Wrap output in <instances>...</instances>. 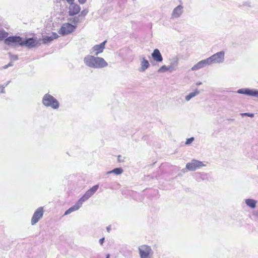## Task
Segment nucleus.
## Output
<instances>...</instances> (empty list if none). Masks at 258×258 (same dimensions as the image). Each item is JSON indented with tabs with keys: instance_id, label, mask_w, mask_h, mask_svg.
I'll return each instance as SVG.
<instances>
[{
	"instance_id": "1",
	"label": "nucleus",
	"mask_w": 258,
	"mask_h": 258,
	"mask_svg": "<svg viewBox=\"0 0 258 258\" xmlns=\"http://www.w3.org/2000/svg\"><path fill=\"white\" fill-rule=\"evenodd\" d=\"M83 61L86 66L93 69H102L108 66V63L103 58L93 55H86Z\"/></svg>"
},
{
	"instance_id": "2",
	"label": "nucleus",
	"mask_w": 258,
	"mask_h": 258,
	"mask_svg": "<svg viewBox=\"0 0 258 258\" xmlns=\"http://www.w3.org/2000/svg\"><path fill=\"white\" fill-rule=\"evenodd\" d=\"M42 102L45 106L50 107L54 109H58L59 106V103L57 100L49 94L44 95Z\"/></svg>"
},
{
	"instance_id": "3",
	"label": "nucleus",
	"mask_w": 258,
	"mask_h": 258,
	"mask_svg": "<svg viewBox=\"0 0 258 258\" xmlns=\"http://www.w3.org/2000/svg\"><path fill=\"white\" fill-rule=\"evenodd\" d=\"M139 254L140 258H152L153 251L151 246L147 245H142L138 247Z\"/></svg>"
},
{
	"instance_id": "4",
	"label": "nucleus",
	"mask_w": 258,
	"mask_h": 258,
	"mask_svg": "<svg viewBox=\"0 0 258 258\" xmlns=\"http://www.w3.org/2000/svg\"><path fill=\"white\" fill-rule=\"evenodd\" d=\"M224 52L221 51L215 53L207 59L209 65L213 63H221L224 60Z\"/></svg>"
},
{
	"instance_id": "5",
	"label": "nucleus",
	"mask_w": 258,
	"mask_h": 258,
	"mask_svg": "<svg viewBox=\"0 0 258 258\" xmlns=\"http://www.w3.org/2000/svg\"><path fill=\"white\" fill-rule=\"evenodd\" d=\"M204 166H205V165L202 162L192 159L190 162L186 164V168L189 171H194Z\"/></svg>"
},
{
	"instance_id": "6",
	"label": "nucleus",
	"mask_w": 258,
	"mask_h": 258,
	"mask_svg": "<svg viewBox=\"0 0 258 258\" xmlns=\"http://www.w3.org/2000/svg\"><path fill=\"white\" fill-rule=\"evenodd\" d=\"M76 29V26L69 23L63 24L58 31V33L62 35L69 34Z\"/></svg>"
},
{
	"instance_id": "7",
	"label": "nucleus",
	"mask_w": 258,
	"mask_h": 258,
	"mask_svg": "<svg viewBox=\"0 0 258 258\" xmlns=\"http://www.w3.org/2000/svg\"><path fill=\"white\" fill-rule=\"evenodd\" d=\"M41 39H38L36 37L26 39L25 40H22V46H25L28 48H32L41 44Z\"/></svg>"
},
{
	"instance_id": "8",
	"label": "nucleus",
	"mask_w": 258,
	"mask_h": 258,
	"mask_svg": "<svg viewBox=\"0 0 258 258\" xmlns=\"http://www.w3.org/2000/svg\"><path fill=\"white\" fill-rule=\"evenodd\" d=\"M22 38L20 36H10L6 38L5 43L8 45L22 46Z\"/></svg>"
},
{
	"instance_id": "9",
	"label": "nucleus",
	"mask_w": 258,
	"mask_h": 258,
	"mask_svg": "<svg viewBox=\"0 0 258 258\" xmlns=\"http://www.w3.org/2000/svg\"><path fill=\"white\" fill-rule=\"evenodd\" d=\"M107 41L105 40L100 44H97L93 46L90 50V53L93 55L98 56L102 53L105 49V44Z\"/></svg>"
},
{
	"instance_id": "10",
	"label": "nucleus",
	"mask_w": 258,
	"mask_h": 258,
	"mask_svg": "<svg viewBox=\"0 0 258 258\" xmlns=\"http://www.w3.org/2000/svg\"><path fill=\"white\" fill-rule=\"evenodd\" d=\"M99 185L98 184L93 186L92 188L88 189L86 193L79 200V201L81 202L82 204L89 199L91 196H92L94 194L97 190L98 189Z\"/></svg>"
},
{
	"instance_id": "11",
	"label": "nucleus",
	"mask_w": 258,
	"mask_h": 258,
	"mask_svg": "<svg viewBox=\"0 0 258 258\" xmlns=\"http://www.w3.org/2000/svg\"><path fill=\"white\" fill-rule=\"evenodd\" d=\"M44 214V210L42 207H39L34 212L32 219L31 224L34 225L36 224L39 220L42 217Z\"/></svg>"
},
{
	"instance_id": "12",
	"label": "nucleus",
	"mask_w": 258,
	"mask_h": 258,
	"mask_svg": "<svg viewBox=\"0 0 258 258\" xmlns=\"http://www.w3.org/2000/svg\"><path fill=\"white\" fill-rule=\"evenodd\" d=\"M237 93L240 94H244L249 96L258 97V90L250 89L248 88H242L238 89Z\"/></svg>"
},
{
	"instance_id": "13",
	"label": "nucleus",
	"mask_w": 258,
	"mask_h": 258,
	"mask_svg": "<svg viewBox=\"0 0 258 258\" xmlns=\"http://www.w3.org/2000/svg\"><path fill=\"white\" fill-rule=\"evenodd\" d=\"M81 10L79 5L73 3L70 4L69 8V15L70 16H74L78 14Z\"/></svg>"
},
{
	"instance_id": "14",
	"label": "nucleus",
	"mask_w": 258,
	"mask_h": 258,
	"mask_svg": "<svg viewBox=\"0 0 258 258\" xmlns=\"http://www.w3.org/2000/svg\"><path fill=\"white\" fill-rule=\"evenodd\" d=\"M207 66H210V65L209 64L207 59L206 58L205 59H203V60L200 61L197 63L195 64L191 68V70L192 71H197L198 70H200L201 69H202V68L205 67Z\"/></svg>"
},
{
	"instance_id": "15",
	"label": "nucleus",
	"mask_w": 258,
	"mask_h": 258,
	"mask_svg": "<svg viewBox=\"0 0 258 258\" xmlns=\"http://www.w3.org/2000/svg\"><path fill=\"white\" fill-rule=\"evenodd\" d=\"M183 9L181 5H178L175 7L172 11L171 18L173 19L179 18L183 13Z\"/></svg>"
},
{
	"instance_id": "16",
	"label": "nucleus",
	"mask_w": 258,
	"mask_h": 258,
	"mask_svg": "<svg viewBox=\"0 0 258 258\" xmlns=\"http://www.w3.org/2000/svg\"><path fill=\"white\" fill-rule=\"evenodd\" d=\"M141 67L139 68V71L144 72L150 67V63L148 60L145 57H142L140 58Z\"/></svg>"
},
{
	"instance_id": "17",
	"label": "nucleus",
	"mask_w": 258,
	"mask_h": 258,
	"mask_svg": "<svg viewBox=\"0 0 258 258\" xmlns=\"http://www.w3.org/2000/svg\"><path fill=\"white\" fill-rule=\"evenodd\" d=\"M151 56L155 61L161 62L163 61V57L158 49L154 50Z\"/></svg>"
},
{
	"instance_id": "18",
	"label": "nucleus",
	"mask_w": 258,
	"mask_h": 258,
	"mask_svg": "<svg viewBox=\"0 0 258 258\" xmlns=\"http://www.w3.org/2000/svg\"><path fill=\"white\" fill-rule=\"evenodd\" d=\"M82 204L78 200V202L75 204V205H74L73 207L70 208L65 212L63 216L69 215L74 211H77L82 207Z\"/></svg>"
},
{
	"instance_id": "19",
	"label": "nucleus",
	"mask_w": 258,
	"mask_h": 258,
	"mask_svg": "<svg viewBox=\"0 0 258 258\" xmlns=\"http://www.w3.org/2000/svg\"><path fill=\"white\" fill-rule=\"evenodd\" d=\"M178 65V58L177 57L174 58L170 60V65L168 66L169 72H172L177 69Z\"/></svg>"
},
{
	"instance_id": "20",
	"label": "nucleus",
	"mask_w": 258,
	"mask_h": 258,
	"mask_svg": "<svg viewBox=\"0 0 258 258\" xmlns=\"http://www.w3.org/2000/svg\"><path fill=\"white\" fill-rule=\"evenodd\" d=\"M58 37V35L56 33H53L52 35L50 36H43V39H42L43 43L44 44H46L48 42H50L53 39L57 38Z\"/></svg>"
},
{
	"instance_id": "21",
	"label": "nucleus",
	"mask_w": 258,
	"mask_h": 258,
	"mask_svg": "<svg viewBox=\"0 0 258 258\" xmlns=\"http://www.w3.org/2000/svg\"><path fill=\"white\" fill-rule=\"evenodd\" d=\"M200 93V91L198 89H196L194 92H191L188 95H186L185 97V100L186 101H189L191 99L198 95Z\"/></svg>"
},
{
	"instance_id": "22",
	"label": "nucleus",
	"mask_w": 258,
	"mask_h": 258,
	"mask_svg": "<svg viewBox=\"0 0 258 258\" xmlns=\"http://www.w3.org/2000/svg\"><path fill=\"white\" fill-rule=\"evenodd\" d=\"M245 204L246 205L252 209H254L256 207V201L254 200L251 199H246Z\"/></svg>"
},
{
	"instance_id": "23",
	"label": "nucleus",
	"mask_w": 258,
	"mask_h": 258,
	"mask_svg": "<svg viewBox=\"0 0 258 258\" xmlns=\"http://www.w3.org/2000/svg\"><path fill=\"white\" fill-rule=\"evenodd\" d=\"M123 172V169L121 168H116L111 171H109L106 172L107 174L114 173L116 175L121 174Z\"/></svg>"
},
{
	"instance_id": "24",
	"label": "nucleus",
	"mask_w": 258,
	"mask_h": 258,
	"mask_svg": "<svg viewBox=\"0 0 258 258\" xmlns=\"http://www.w3.org/2000/svg\"><path fill=\"white\" fill-rule=\"evenodd\" d=\"M80 16H76L73 18H70L68 20L71 22L74 26L76 27L77 25L80 22Z\"/></svg>"
},
{
	"instance_id": "25",
	"label": "nucleus",
	"mask_w": 258,
	"mask_h": 258,
	"mask_svg": "<svg viewBox=\"0 0 258 258\" xmlns=\"http://www.w3.org/2000/svg\"><path fill=\"white\" fill-rule=\"evenodd\" d=\"M8 33L6 32L4 30H0V40H2L8 36Z\"/></svg>"
},
{
	"instance_id": "26",
	"label": "nucleus",
	"mask_w": 258,
	"mask_h": 258,
	"mask_svg": "<svg viewBox=\"0 0 258 258\" xmlns=\"http://www.w3.org/2000/svg\"><path fill=\"white\" fill-rule=\"evenodd\" d=\"M167 71H169V69L168 66H166L165 65L162 66L158 70V73H164Z\"/></svg>"
},
{
	"instance_id": "27",
	"label": "nucleus",
	"mask_w": 258,
	"mask_h": 258,
	"mask_svg": "<svg viewBox=\"0 0 258 258\" xmlns=\"http://www.w3.org/2000/svg\"><path fill=\"white\" fill-rule=\"evenodd\" d=\"M241 116L242 117L243 116H248L250 117H254V113H242L240 114Z\"/></svg>"
},
{
	"instance_id": "28",
	"label": "nucleus",
	"mask_w": 258,
	"mask_h": 258,
	"mask_svg": "<svg viewBox=\"0 0 258 258\" xmlns=\"http://www.w3.org/2000/svg\"><path fill=\"white\" fill-rule=\"evenodd\" d=\"M194 141V138L191 137L190 138L187 139L186 141L185 144L189 145L191 143Z\"/></svg>"
},
{
	"instance_id": "29",
	"label": "nucleus",
	"mask_w": 258,
	"mask_h": 258,
	"mask_svg": "<svg viewBox=\"0 0 258 258\" xmlns=\"http://www.w3.org/2000/svg\"><path fill=\"white\" fill-rule=\"evenodd\" d=\"M88 13V10H87V9L83 10L81 12V15L80 16H85Z\"/></svg>"
},
{
	"instance_id": "30",
	"label": "nucleus",
	"mask_w": 258,
	"mask_h": 258,
	"mask_svg": "<svg viewBox=\"0 0 258 258\" xmlns=\"http://www.w3.org/2000/svg\"><path fill=\"white\" fill-rule=\"evenodd\" d=\"M18 59V57L16 55H11V59L12 60H16Z\"/></svg>"
},
{
	"instance_id": "31",
	"label": "nucleus",
	"mask_w": 258,
	"mask_h": 258,
	"mask_svg": "<svg viewBox=\"0 0 258 258\" xmlns=\"http://www.w3.org/2000/svg\"><path fill=\"white\" fill-rule=\"evenodd\" d=\"M12 64L11 63H9L8 64L5 65L3 67L4 69H7L9 67L12 66Z\"/></svg>"
},
{
	"instance_id": "32",
	"label": "nucleus",
	"mask_w": 258,
	"mask_h": 258,
	"mask_svg": "<svg viewBox=\"0 0 258 258\" xmlns=\"http://www.w3.org/2000/svg\"><path fill=\"white\" fill-rule=\"evenodd\" d=\"M104 239H104V238L103 237V238H101V239L99 240V243H100V244L101 245H102V244H103V242H104Z\"/></svg>"
},
{
	"instance_id": "33",
	"label": "nucleus",
	"mask_w": 258,
	"mask_h": 258,
	"mask_svg": "<svg viewBox=\"0 0 258 258\" xmlns=\"http://www.w3.org/2000/svg\"><path fill=\"white\" fill-rule=\"evenodd\" d=\"M87 0H78L79 3L80 4H84Z\"/></svg>"
},
{
	"instance_id": "34",
	"label": "nucleus",
	"mask_w": 258,
	"mask_h": 258,
	"mask_svg": "<svg viewBox=\"0 0 258 258\" xmlns=\"http://www.w3.org/2000/svg\"><path fill=\"white\" fill-rule=\"evenodd\" d=\"M5 86H4L2 87V89H0V93H5V90L4 89Z\"/></svg>"
},
{
	"instance_id": "35",
	"label": "nucleus",
	"mask_w": 258,
	"mask_h": 258,
	"mask_svg": "<svg viewBox=\"0 0 258 258\" xmlns=\"http://www.w3.org/2000/svg\"><path fill=\"white\" fill-rule=\"evenodd\" d=\"M121 156L120 155L118 156V161L119 162H123V160L121 159Z\"/></svg>"
},
{
	"instance_id": "36",
	"label": "nucleus",
	"mask_w": 258,
	"mask_h": 258,
	"mask_svg": "<svg viewBox=\"0 0 258 258\" xmlns=\"http://www.w3.org/2000/svg\"><path fill=\"white\" fill-rule=\"evenodd\" d=\"M66 1H67V2L69 4H71V3H74V1H75V0H66Z\"/></svg>"
},
{
	"instance_id": "37",
	"label": "nucleus",
	"mask_w": 258,
	"mask_h": 258,
	"mask_svg": "<svg viewBox=\"0 0 258 258\" xmlns=\"http://www.w3.org/2000/svg\"><path fill=\"white\" fill-rule=\"evenodd\" d=\"M196 84L198 86L201 85L202 84V82H198Z\"/></svg>"
},
{
	"instance_id": "38",
	"label": "nucleus",
	"mask_w": 258,
	"mask_h": 258,
	"mask_svg": "<svg viewBox=\"0 0 258 258\" xmlns=\"http://www.w3.org/2000/svg\"><path fill=\"white\" fill-rule=\"evenodd\" d=\"M106 229H107V231L109 232L110 230V228L109 227H107Z\"/></svg>"
},
{
	"instance_id": "39",
	"label": "nucleus",
	"mask_w": 258,
	"mask_h": 258,
	"mask_svg": "<svg viewBox=\"0 0 258 258\" xmlns=\"http://www.w3.org/2000/svg\"><path fill=\"white\" fill-rule=\"evenodd\" d=\"M109 256H110L109 254H107L106 258H109Z\"/></svg>"
},
{
	"instance_id": "40",
	"label": "nucleus",
	"mask_w": 258,
	"mask_h": 258,
	"mask_svg": "<svg viewBox=\"0 0 258 258\" xmlns=\"http://www.w3.org/2000/svg\"><path fill=\"white\" fill-rule=\"evenodd\" d=\"M10 82V81H9V82H8V83H6L5 86H7L9 84Z\"/></svg>"
},
{
	"instance_id": "41",
	"label": "nucleus",
	"mask_w": 258,
	"mask_h": 258,
	"mask_svg": "<svg viewBox=\"0 0 258 258\" xmlns=\"http://www.w3.org/2000/svg\"><path fill=\"white\" fill-rule=\"evenodd\" d=\"M201 175H203L204 176H206V173H203L201 174Z\"/></svg>"
}]
</instances>
